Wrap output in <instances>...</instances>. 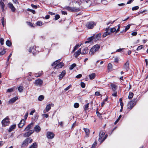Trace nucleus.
I'll list each match as a JSON object with an SVG mask.
<instances>
[{"instance_id": "1", "label": "nucleus", "mask_w": 148, "mask_h": 148, "mask_svg": "<svg viewBox=\"0 0 148 148\" xmlns=\"http://www.w3.org/2000/svg\"><path fill=\"white\" fill-rule=\"evenodd\" d=\"M100 48V46L98 44L94 45L90 49L89 54L91 56L94 55L95 52L98 51Z\"/></svg>"}, {"instance_id": "2", "label": "nucleus", "mask_w": 148, "mask_h": 148, "mask_svg": "<svg viewBox=\"0 0 148 148\" xmlns=\"http://www.w3.org/2000/svg\"><path fill=\"white\" fill-rule=\"evenodd\" d=\"M136 102L135 100H132L130 101L127 105V109L130 110H131L134 106L136 104Z\"/></svg>"}, {"instance_id": "3", "label": "nucleus", "mask_w": 148, "mask_h": 148, "mask_svg": "<svg viewBox=\"0 0 148 148\" xmlns=\"http://www.w3.org/2000/svg\"><path fill=\"white\" fill-rule=\"evenodd\" d=\"M96 25V23L92 21H90L87 22L86 25V27L88 29H93Z\"/></svg>"}, {"instance_id": "4", "label": "nucleus", "mask_w": 148, "mask_h": 148, "mask_svg": "<svg viewBox=\"0 0 148 148\" xmlns=\"http://www.w3.org/2000/svg\"><path fill=\"white\" fill-rule=\"evenodd\" d=\"M30 138H26L23 142L21 145V148H25L27 147L29 144V141L30 139Z\"/></svg>"}, {"instance_id": "5", "label": "nucleus", "mask_w": 148, "mask_h": 148, "mask_svg": "<svg viewBox=\"0 0 148 148\" xmlns=\"http://www.w3.org/2000/svg\"><path fill=\"white\" fill-rule=\"evenodd\" d=\"M2 126L5 127L8 125L10 123V121L8 118L7 117L1 121Z\"/></svg>"}, {"instance_id": "6", "label": "nucleus", "mask_w": 148, "mask_h": 148, "mask_svg": "<svg viewBox=\"0 0 148 148\" xmlns=\"http://www.w3.org/2000/svg\"><path fill=\"white\" fill-rule=\"evenodd\" d=\"M34 83L36 85L41 86L43 83V81L40 79H38L35 80Z\"/></svg>"}, {"instance_id": "7", "label": "nucleus", "mask_w": 148, "mask_h": 148, "mask_svg": "<svg viewBox=\"0 0 148 148\" xmlns=\"http://www.w3.org/2000/svg\"><path fill=\"white\" fill-rule=\"evenodd\" d=\"M34 132V130H29L27 132L25 133L23 135V136L24 137L29 138L28 137L33 133Z\"/></svg>"}, {"instance_id": "8", "label": "nucleus", "mask_w": 148, "mask_h": 148, "mask_svg": "<svg viewBox=\"0 0 148 148\" xmlns=\"http://www.w3.org/2000/svg\"><path fill=\"white\" fill-rule=\"evenodd\" d=\"M105 132L102 131H101L99 133V138L98 141L100 142V143L101 144V141L103 139V138L104 137V136L105 135Z\"/></svg>"}, {"instance_id": "9", "label": "nucleus", "mask_w": 148, "mask_h": 148, "mask_svg": "<svg viewBox=\"0 0 148 148\" xmlns=\"http://www.w3.org/2000/svg\"><path fill=\"white\" fill-rule=\"evenodd\" d=\"M66 8L67 10L72 12H75L79 10L77 8L75 7H71L68 6L66 7Z\"/></svg>"}, {"instance_id": "10", "label": "nucleus", "mask_w": 148, "mask_h": 148, "mask_svg": "<svg viewBox=\"0 0 148 148\" xmlns=\"http://www.w3.org/2000/svg\"><path fill=\"white\" fill-rule=\"evenodd\" d=\"M55 136V134L51 132H48L47 133V136L48 139L53 138Z\"/></svg>"}, {"instance_id": "11", "label": "nucleus", "mask_w": 148, "mask_h": 148, "mask_svg": "<svg viewBox=\"0 0 148 148\" xmlns=\"http://www.w3.org/2000/svg\"><path fill=\"white\" fill-rule=\"evenodd\" d=\"M123 69L125 71H128L129 69V60L127 61L126 63L125 64L123 67Z\"/></svg>"}, {"instance_id": "12", "label": "nucleus", "mask_w": 148, "mask_h": 148, "mask_svg": "<svg viewBox=\"0 0 148 148\" xmlns=\"http://www.w3.org/2000/svg\"><path fill=\"white\" fill-rule=\"evenodd\" d=\"M25 120L23 119L21 120L18 125V127L19 128L22 127L25 124Z\"/></svg>"}, {"instance_id": "13", "label": "nucleus", "mask_w": 148, "mask_h": 148, "mask_svg": "<svg viewBox=\"0 0 148 148\" xmlns=\"http://www.w3.org/2000/svg\"><path fill=\"white\" fill-rule=\"evenodd\" d=\"M94 36V41H96L98 40H99L101 37V34L100 33L98 34L95 36Z\"/></svg>"}, {"instance_id": "14", "label": "nucleus", "mask_w": 148, "mask_h": 148, "mask_svg": "<svg viewBox=\"0 0 148 148\" xmlns=\"http://www.w3.org/2000/svg\"><path fill=\"white\" fill-rule=\"evenodd\" d=\"M34 125L33 123H31L29 124L24 129V131H28L30 130L32 128Z\"/></svg>"}, {"instance_id": "15", "label": "nucleus", "mask_w": 148, "mask_h": 148, "mask_svg": "<svg viewBox=\"0 0 148 148\" xmlns=\"http://www.w3.org/2000/svg\"><path fill=\"white\" fill-rule=\"evenodd\" d=\"M18 99L17 97H15L10 99L8 101V103L10 104L12 103H14Z\"/></svg>"}, {"instance_id": "16", "label": "nucleus", "mask_w": 148, "mask_h": 148, "mask_svg": "<svg viewBox=\"0 0 148 148\" xmlns=\"http://www.w3.org/2000/svg\"><path fill=\"white\" fill-rule=\"evenodd\" d=\"M8 5L9 8L11 9L12 12H14L15 11L16 9L12 3H9L8 4Z\"/></svg>"}, {"instance_id": "17", "label": "nucleus", "mask_w": 148, "mask_h": 148, "mask_svg": "<svg viewBox=\"0 0 148 148\" xmlns=\"http://www.w3.org/2000/svg\"><path fill=\"white\" fill-rule=\"evenodd\" d=\"M64 64L62 62H60L58 64L55 66L56 69H58L59 68H62V67L64 66Z\"/></svg>"}, {"instance_id": "18", "label": "nucleus", "mask_w": 148, "mask_h": 148, "mask_svg": "<svg viewBox=\"0 0 148 148\" xmlns=\"http://www.w3.org/2000/svg\"><path fill=\"white\" fill-rule=\"evenodd\" d=\"M66 72L65 70L62 71L61 73L59 75V79L60 80H61L66 74Z\"/></svg>"}, {"instance_id": "19", "label": "nucleus", "mask_w": 148, "mask_h": 148, "mask_svg": "<svg viewBox=\"0 0 148 148\" xmlns=\"http://www.w3.org/2000/svg\"><path fill=\"white\" fill-rule=\"evenodd\" d=\"M81 49L80 48L75 53L74 55L75 58H77L80 54H81Z\"/></svg>"}, {"instance_id": "20", "label": "nucleus", "mask_w": 148, "mask_h": 148, "mask_svg": "<svg viewBox=\"0 0 148 148\" xmlns=\"http://www.w3.org/2000/svg\"><path fill=\"white\" fill-rule=\"evenodd\" d=\"M84 130L86 133L85 137H88L89 136L90 134V130L89 129L84 128Z\"/></svg>"}, {"instance_id": "21", "label": "nucleus", "mask_w": 148, "mask_h": 148, "mask_svg": "<svg viewBox=\"0 0 148 148\" xmlns=\"http://www.w3.org/2000/svg\"><path fill=\"white\" fill-rule=\"evenodd\" d=\"M94 36H91L90 37L88 38L87 39V40H88L85 41L84 43L85 44H86L87 43H88L91 42L93 40H94Z\"/></svg>"}, {"instance_id": "22", "label": "nucleus", "mask_w": 148, "mask_h": 148, "mask_svg": "<svg viewBox=\"0 0 148 148\" xmlns=\"http://www.w3.org/2000/svg\"><path fill=\"white\" fill-rule=\"evenodd\" d=\"M88 52V47H86L82 50L81 54L82 55H85Z\"/></svg>"}, {"instance_id": "23", "label": "nucleus", "mask_w": 148, "mask_h": 148, "mask_svg": "<svg viewBox=\"0 0 148 148\" xmlns=\"http://www.w3.org/2000/svg\"><path fill=\"white\" fill-rule=\"evenodd\" d=\"M34 131L35 130V131L37 133L39 132L41 130V128L38 125H36V126L34 127Z\"/></svg>"}, {"instance_id": "24", "label": "nucleus", "mask_w": 148, "mask_h": 148, "mask_svg": "<svg viewBox=\"0 0 148 148\" xmlns=\"http://www.w3.org/2000/svg\"><path fill=\"white\" fill-rule=\"evenodd\" d=\"M16 126V125H13L11 126H10L9 128V130H8V132H10L13 130L15 129Z\"/></svg>"}, {"instance_id": "25", "label": "nucleus", "mask_w": 148, "mask_h": 148, "mask_svg": "<svg viewBox=\"0 0 148 148\" xmlns=\"http://www.w3.org/2000/svg\"><path fill=\"white\" fill-rule=\"evenodd\" d=\"M0 5L3 11L5 8V4L2 0L0 1Z\"/></svg>"}, {"instance_id": "26", "label": "nucleus", "mask_w": 148, "mask_h": 148, "mask_svg": "<svg viewBox=\"0 0 148 148\" xmlns=\"http://www.w3.org/2000/svg\"><path fill=\"white\" fill-rule=\"evenodd\" d=\"M111 87L112 90L113 91H115L116 90L117 86L115 84H111L110 85Z\"/></svg>"}, {"instance_id": "27", "label": "nucleus", "mask_w": 148, "mask_h": 148, "mask_svg": "<svg viewBox=\"0 0 148 148\" xmlns=\"http://www.w3.org/2000/svg\"><path fill=\"white\" fill-rule=\"evenodd\" d=\"M38 146L37 143L36 142H34L29 147V148H37Z\"/></svg>"}, {"instance_id": "28", "label": "nucleus", "mask_w": 148, "mask_h": 148, "mask_svg": "<svg viewBox=\"0 0 148 148\" xmlns=\"http://www.w3.org/2000/svg\"><path fill=\"white\" fill-rule=\"evenodd\" d=\"M96 76V74L94 73H93L89 75V77L90 79L92 80L95 78Z\"/></svg>"}, {"instance_id": "29", "label": "nucleus", "mask_w": 148, "mask_h": 148, "mask_svg": "<svg viewBox=\"0 0 148 148\" xmlns=\"http://www.w3.org/2000/svg\"><path fill=\"white\" fill-rule=\"evenodd\" d=\"M134 96V93L131 92H129V95L128 97V98L130 99H131Z\"/></svg>"}, {"instance_id": "30", "label": "nucleus", "mask_w": 148, "mask_h": 148, "mask_svg": "<svg viewBox=\"0 0 148 148\" xmlns=\"http://www.w3.org/2000/svg\"><path fill=\"white\" fill-rule=\"evenodd\" d=\"M132 25V24H128L126 26L124 29L123 30V31H124V32H125L128 30L130 28L131 25Z\"/></svg>"}, {"instance_id": "31", "label": "nucleus", "mask_w": 148, "mask_h": 148, "mask_svg": "<svg viewBox=\"0 0 148 148\" xmlns=\"http://www.w3.org/2000/svg\"><path fill=\"white\" fill-rule=\"evenodd\" d=\"M89 103H88L85 105L84 106V110L85 111H86L87 110H88V107H89Z\"/></svg>"}, {"instance_id": "32", "label": "nucleus", "mask_w": 148, "mask_h": 148, "mask_svg": "<svg viewBox=\"0 0 148 148\" xmlns=\"http://www.w3.org/2000/svg\"><path fill=\"white\" fill-rule=\"evenodd\" d=\"M112 68V64L110 63H109L108 64V70L109 71H111Z\"/></svg>"}, {"instance_id": "33", "label": "nucleus", "mask_w": 148, "mask_h": 148, "mask_svg": "<svg viewBox=\"0 0 148 148\" xmlns=\"http://www.w3.org/2000/svg\"><path fill=\"white\" fill-rule=\"evenodd\" d=\"M51 107L50 104L47 105L45 108L47 112H48L51 109Z\"/></svg>"}, {"instance_id": "34", "label": "nucleus", "mask_w": 148, "mask_h": 148, "mask_svg": "<svg viewBox=\"0 0 148 148\" xmlns=\"http://www.w3.org/2000/svg\"><path fill=\"white\" fill-rule=\"evenodd\" d=\"M6 45L8 47H10L12 45V42L9 40H7L6 42Z\"/></svg>"}, {"instance_id": "35", "label": "nucleus", "mask_w": 148, "mask_h": 148, "mask_svg": "<svg viewBox=\"0 0 148 148\" xmlns=\"http://www.w3.org/2000/svg\"><path fill=\"white\" fill-rule=\"evenodd\" d=\"M110 32H105L103 34L102 36L103 38H105L107 36L110 35Z\"/></svg>"}, {"instance_id": "36", "label": "nucleus", "mask_w": 148, "mask_h": 148, "mask_svg": "<svg viewBox=\"0 0 148 148\" xmlns=\"http://www.w3.org/2000/svg\"><path fill=\"white\" fill-rule=\"evenodd\" d=\"M76 66V64L73 63L70 66V67L69 68V69L71 70L73 69Z\"/></svg>"}, {"instance_id": "37", "label": "nucleus", "mask_w": 148, "mask_h": 148, "mask_svg": "<svg viewBox=\"0 0 148 148\" xmlns=\"http://www.w3.org/2000/svg\"><path fill=\"white\" fill-rule=\"evenodd\" d=\"M44 97L42 95H41L39 96L38 97V100L40 101H42L44 99Z\"/></svg>"}, {"instance_id": "38", "label": "nucleus", "mask_w": 148, "mask_h": 148, "mask_svg": "<svg viewBox=\"0 0 148 148\" xmlns=\"http://www.w3.org/2000/svg\"><path fill=\"white\" fill-rule=\"evenodd\" d=\"M78 47H79V45L77 44L75 45V46L74 47L72 51V53H74L75 51L77 49Z\"/></svg>"}, {"instance_id": "39", "label": "nucleus", "mask_w": 148, "mask_h": 148, "mask_svg": "<svg viewBox=\"0 0 148 148\" xmlns=\"http://www.w3.org/2000/svg\"><path fill=\"white\" fill-rule=\"evenodd\" d=\"M144 47V46L143 45H141L140 46H138L136 50L137 51L140 50L142 49Z\"/></svg>"}, {"instance_id": "40", "label": "nucleus", "mask_w": 148, "mask_h": 148, "mask_svg": "<svg viewBox=\"0 0 148 148\" xmlns=\"http://www.w3.org/2000/svg\"><path fill=\"white\" fill-rule=\"evenodd\" d=\"M36 24L37 26H41L42 25V22L40 21H38L36 23Z\"/></svg>"}, {"instance_id": "41", "label": "nucleus", "mask_w": 148, "mask_h": 148, "mask_svg": "<svg viewBox=\"0 0 148 148\" xmlns=\"http://www.w3.org/2000/svg\"><path fill=\"white\" fill-rule=\"evenodd\" d=\"M27 10L28 11L32 12L34 14H35L36 13L35 11L29 8H28L27 9Z\"/></svg>"}, {"instance_id": "42", "label": "nucleus", "mask_w": 148, "mask_h": 148, "mask_svg": "<svg viewBox=\"0 0 148 148\" xmlns=\"http://www.w3.org/2000/svg\"><path fill=\"white\" fill-rule=\"evenodd\" d=\"M1 20V23L2 24V25H3V27H4V25H5V18H4V17H3L2 18Z\"/></svg>"}, {"instance_id": "43", "label": "nucleus", "mask_w": 148, "mask_h": 148, "mask_svg": "<svg viewBox=\"0 0 148 148\" xmlns=\"http://www.w3.org/2000/svg\"><path fill=\"white\" fill-rule=\"evenodd\" d=\"M97 145V142L96 140H95L94 143L92 145L91 148H95Z\"/></svg>"}, {"instance_id": "44", "label": "nucleus", "mask_w": 148, "mask_h": 148, "mask_svg": "<svg viewBox=\"0 0 148 148\" xmlns=\"http://www.w3.org/2000/svg\"><path fill=\"white\" fill-rule=\"evenodd\" d=\"M79 106V103H75L74 105V107L75 108H77Z\"/></svg>"}, {"instance_id": "45", "label": "nucleus", "mask_w": 148, "mask_h": 148, "mask_svg": "<svg viewBox=\"0 0 148 148\" xmlns=\"http://www.w3.org/2000/svg\"><path fill=\"white\" fill-rule=\"evenodd\" d=\"M60 18V15L58 14H57L55 16L54 19L55 20H57L58 19Z\"/></svg>"}, {"instance_id": "46", "label": "nucleus", "mask_w": 148, "mask_h": 148, "mask_svg": "<svg viewBox=\"0 0 148 148\" xmlns=\"http://www.w3.org/2000/svg\"><path fill=\"white\" fill-rule=\"evenodd\" d=\"M104 135L105 136H104V137L103 138L102 140L101 141V143H103V142L106 139V138L108 137V135L107 134H105Z\"/></svg>"}, {"instance_id": "47", "label": "nucleus", "mask_w": 148, "mask_h": 148, "mask_svg": "<svg viewBox=\"0 0 148 148\" xmlns=\"http://www.w3.org/2000/svg\"><path fill=\"white\" fill-rule=\"evenodd\" d=\"M18 90L20 92H22L23 90V87L22 86H19L18 88Z\"/></svg>"}, {"instance_id": "48", "label": "nucleus", "mask_w": 148, "mask_h": 148, "mask_svg": "<svg viewBox=\"0 0 148 148\" xmlns=\"http://www.w3.org/2000/svg\"><path fill=\"white\" fill-rule=\"evenodd\" d=\"M139 8V7L138 6H135L134 7H133L132 8V10L133 11L136 10H138Z\"/></svg>"}, {"instance_id": "49", "label": "nucleus", "mask_w": 148, "mask_h": 148, "mask_svg": "<svg viewBox=\"0 0 148 148\" xmlns=\"http://www.w3.org/2000/svg\"><path fill=\"white\" fill-rule=\"evenodd\" d=\"M27 23L28 25L29 26H30L32 27H34L33 24L32 23L30 22H27Z\"/></svg>"}, {"instance_id": "50", "label": "nucleus", "mask_w": 148, "mask_h": 148, "mask_svg": "<svg viewBox=\"0 0 148 148\" xmlns=\"http://www.w3.org/2000/svg\"><path fill=\"white\" fill-rule=\"evenodd\" d=\"M81 86L82 88H84L85 87V84L83 82H81Z\"/></svg>"}, {"instance_id": "51", "label": "nucleus", "mask_w": 148, "mask_h": 148, "mask_svg": "<svg viewBox=\"0 0 148 148\" xmlns=\"http://www.w3.org/2000/svg\"><path fill=\"white\" fill-rule=\"evenodd\" d=\"M98 108H97V110H96V114H97V116L98 117H100L101 115V113H100L99 112H98Z\"/></svg>"}, {"instance_id": "52", "label": "nucleus", "mask_w": 148, "mask_h": 148, "mask_svg": "<svg viewBox=\"0 0 148 148\" xmlns=\"http://www.w3.org/2000/svg\"><path fill=\"white\" fill-rule=\"evenodd\" d=\"M5 50L3 49L0 52V55H2L4 54L5 53Z\"/></svg>"}, {"instance_id": "53", "label": "nucleus", "mask_w": 148, "mask_h": 148, "mask_svg": "<svg viewBox=\"0 0 148 148\" xmlns=\"http://www.w3.org/2000/svg\"><path fill=\"white\" fill-rule=\"evenodd\" d=\"M116 32V28L114 27H113L110 29V33H113Z\"/></svg>"}, {"instance_id": "54", "label": "nucleus", "mask_w": 148, "mask_h": 148, "mask_svg": "<svg viewBox=\"0 0 148 148\" xmlns=\"http://www.w3.org/2000/svg\"><path fill=\"white\" fill-rule=\"evenodd\" d=\"M4 39L3 38H0V42L1 45H3L4 44Z\"/></svg>"}, {"instance_id": "55", "label": "nucleus", "mask_w": 148, "mask_h": 148, "mask_svg": "<svg viewBox=\"0 0 148 148\" xmlns=\"http://www.w3.org/2000/svg\"><path fill=\"white\" fill-rule=\"evenodd\" d=\"M13 88H11L10 89H8L7 91V92H11L13 91Z\"/></svg>"}, {"instance_id": "56", "label": "nucleus", "mask_w": 148, "mask_h": 148, "mask_svg": "<svg viewBox=\"0 0 148 148\" xmlns=\"http://www.w3.org/2000/svg\"><path fill=\"white\" fill-rule=\"evenodd\" d=\"M37 73L39 77L41 76L43 74L42 71H39Z\"/></svg>"}, {"instance_id": "57", "label": "nucleus", "mask_w": 148, "mask_h": 148, "mask_svg": "<svg viewBox=\"0 0 148 148\" xmlns=\"http://www.w3.org/2000/svg\"><path fill=\"white\" fill-rule=\"evenodd\" d=\"M114 92L112 94V95L114 97H116L117 96V92L116 91Z\"/></svg>"}, {"instance_id": "58", "label": "nucleus", "mask_w": 148, "mask_h": 148, "mask_svg": "<svg viewBox=\"0 0 148 148\" xmlns=\"http://www.w3.org/2000/svg\"><path fill=\"white\" fill-rule=\"evenodd\" d=\"M58 63V60H56L55 62H54L53 63H52V66H53L55 65H56Z\"/></svg>"}, {"instance_id": "59", "label": "nucleus", "mask_w": 148, "mask_h": 148, "mask_svg": "<svg viewBox=\"0 0 148 148\" xmlns=\"http://www.w3.org/2000/svg\"><path fill=\"white\" fill-rule=\"evenodd\" d=\"M28 115V112H27L25 114L24 116V119L25 120H26Z\"/></svg>"}, {"instance_id": "60", "label": "nucleus", "mask_w": 148, "mask_h": 148, "mask_svg": "<svg viewBox=\"0 0 148 148\" xmlns=\"http://www.w3.org/2000/svg\"><path fill=\"white\" fill-rule=\"evenodd\" d=\"M137 33L136 32H132L131 34V35L133 36H136L137 34Z\"/></svg>"}, {"instance_id": "61", "label": "nucleus", "mask_w": 148, "mask_h": 148, "mask_svg": "<svg viewBox=\"0 0 148 148\" xmlns=\"http://www.w3.org/2000/svg\"><path fill=\"white\" fill-rule=\"evenodd\" d=\"M124 48H122V49H117L116 51V52H121V51H122V50L124 49Z\"/></svg>"}, {"instance_id": "62", "label": "nucleus", "mask_w": 148, "mask_h": 148, "mask_svg": "<svg viewBox=\"0 0 148 148\" xmlns=\"http://www.w3.org/2000/svg\"><path fill=\"white\" fill-rule=\"evenodd\" d=\"M71 87V85H70L64 89V90L67 91Z\"/></svg>"}, {"instance_id": "63", "label": "nucleus", "mask_w": 148, "mask_h": 148, "mask_svg": "<svg viewBox=\"0 0 148 148\" xmlns=\"http://www.w3.org/2000/svg\"><path fill=\"white\" fill-rule=\"evenodd\" d=\"M31 6L33 8L35 9H36L37 8V5H34L33 4H31Z\"/></svg>"}, {"instance_id": "64", "label": "nucleus", "mask_w": 148, "mask_h": 148, "mask_svg": "<svg viewBox=\"0 0 148 148\" xmlns=\"http://www.w3.org/2000/svg\"><path fill=\"white\" fill-rule=\"evenodd\" d=\"M82 75L81 74H78V75H77L76 76V77L77 78H80L82 77Z\"/></svg>"}]
</instances>
